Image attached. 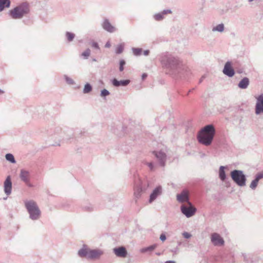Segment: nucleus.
Listing matches in <instances>:
<instances>
[{"instance_id": "nucleus-1", "label": "nucleus", "mask_w": 263, "mask_h": 263, "mask_svg": "<svg viewBox=\"0 0 263 263\" xmlns=\"http://www.w3.org/2000/svg\"><path fill=\"white\" fill-rule=\"evenodd\" d=\"M160 61L162 66L173 74L184 77L190 73L189 68L183 64L179 58L167 52L161 55Z\"/></svg>"}, {"instance_id": "nucleus-2", "label": "nucleus", "mask_w": 263, "mask_h": 263, "mask_svg": "<svg viewBox=\"0 0 263 263\" xmlns=\"http://www.w3.org/2000/svg\"><path fill=\"white\" fill-rule=\"evenodd\" d=\"M215 135V129L212 124H209L202 128L197 135L198 142L205 146L211 144Z\"/></svg>"}, {"instance_id": "nucleus-3", "label": "nucleus", "mask_w": 263, "mask_h": 263, "mask_svg": "<svg viewBox=\"0 0 263 263\" xmlns=\"http://www.w3.org/2000/svg\"><path fill=\"white\" fill-rule=\"evenodd\" d=\"M24 203L29 218L33 221L39 220L41 216V211L37 203L33 200H27Z\"/></svg>"}, {"instance_id": "nucleus-4", "label": "nucleus", "mask_w": 263, "mask_h": 263, "mask_svg": "<svg viewBox=\"0 0 263 263\" xmlns=\"http://www.w3.org/2000/svg\"><path fill=\"white\" fill-rule=\"evenodd\" d=\"M29 12L28 4L27 3H23L16 6L14 9L9 11L10 17L15 20L22 18L25 15Z\"/></svg>"}, {"instance_id": "nucleus-5", "label": "nucleus", "mask_w": 263, "mask_h": 263, "mask_svg": "<svg viewBox=\"0 0 263 263\" xmlns=\"http://www.w3.org/2000/svg\"><path fill=\"white\" fill-rule=\"evenodd\" d=\"M231 177L233 181L239 186L246 185L247 178L242 171L235 170L231 172Z\"/></svg>"}, {"instance_id": "nucleus-6", "label": "nucleus", "mask_w": 263, "mask_h": 263, "mask_svg": "<svg viewBox=\"0 0 263 263\" xmlns=\"http://www.w3.org/2000/svg\"><path fill=\"white\" fill-rule=\"evenodd\" d=\"M52 136L56 138L58 137L63 140H69L74 137V134L73 130L71 129H69L66 132L63 133L61 127H56L53 129Z\"/></svg>"}, {"instance_id": "nucleus-7", "label": "nucleus", "mask_w": 263, "mask_h": 263, "mask_svg": "<svg viewBox=\"0 0 263 263\" xmlns=\"http://www.w3.org/2000/svg\"><path fill=\"white\" fill-rule=\"evenodd\" d=\"M188 205L189 206L182 204L180 207V210L182 214H183L186 217L189 218L195 214L197 209L193 205L192 203L191 205Z\"/></svg>"}, {"instance_id": "nucleus-8", "label": "nucleus", "mask_w": 263, "mask_h": 263, "mask_svg": "<svg viewBox=\"0 0 263 263\" xmlns=\"http://www.w3.org/2000/svg\"><path fill=\"white\" fill-rule=\"evenodd\" d=\"M153 154L157 158L159 165L161 167H164L167 159L166 153L161 150L159 151H153Z\"/></svg>"}, {"instance_id": "nucleus-9", "label": "nucleus", "mask_w": 263, "mask_h": 263, "mask_svg": "<svg viewBox=\"0 0 263 263\" xmlns=\"http://www.w3.org/2000/svg\"><path fill=\"white\" fill-rule=\"evenodd\" d=\"M20 177L21 180L25 182L29 187H32V185L30 183V174L29 171L22 169L20 171Z\"/></svg>"}, {"instance_id": "nucleus-10", "label": "nucleus", "mask_w": 263, "mask_h": 263, "mask_svg": "<svg viewBox=\"0 0 263 263\" xmlns=\"http://www.w3.org/2000/svg\"><path fill=\"white\" fill-rule=\"evenodd\" d=\"M176 197L179 202H186L187 204L191 205V202L190 201L189 193L187 191L184 190L182 191L180 194L177 195Z\"/></svg>"}, {"instance_id": "nucleus-11", "label": "nucleus", "mask_w": 263, "mask_h": 263, "mask_svg": "<svg viewBox=\"0 0 263 263\" xmlns=\"http://www.w3.org/2000/svg\"><path fill=\"white\" fill-rule=\"evenodd\" d=\"M255 114L257 115L263 114V93L260 95L257 98L255 105Z\"/></svg>"}, {"instance_id": "nucleus-12", "label": "nucleus", "mask_w": 263, "mask_h": 263, "mask_svg": "<svg viewBox=\"0 0 263 263\" xmlns=\"http://www.w3.org/2000/svg\"><path fill=\"white\" fill-rule=\"evenodd\" d=\"M222 71L225 75L229 77H232L234 76L235 71L232 67V64L230 61H228L226 63Z\"/></svg>"}, {"instance_id": "nucleus-13", "label": "nucleus", "mask_w": 263, "mask_h": 263, "mask_svg": "<svg viewBox=\"0 0 263 263\" xmlns=\"http://www.w3.org/2000/svg\"><path fill=\"white\" fill-rule=\"evenodd\" d=\"M162 192V189L161 186H157L151 194L149 196V202L152 203L153 202L158 196L161 195Z\"/></svg>"}, {"instance_id": "nucleus-14", "label": "nucleus", "mask_w": 263, "mask_h": 263, "mask_svg": "<svg viewBox=\"0 0 263 263\" xmlns=\"http://www.w3.org/2000/svg\"><path fill=\"white\" fill-rule=\"evenodd\" d=\"M113 252L119 257L124 258L127 256V252L124 247H119L113 249Z\"/></svg>"}, {"instance_id": "nucleus-15", "label": "nucleus", "mask_w": 263, "mask_h": 263, "mask_svg": "<svg viewBox=\"0 0 263 263\" xmlns=\"http://www.w3.org/2000/svg\"><path fill=\"white\" fill-rule=\"evenodd\" d=\"M211 241L215 246H222L224 244L223 238L217 233L212 235Z\"/></svg>"}, {"instance_id": "nucleus-16", "label": "nucleus", "mask_w": 263, "mask_h": 263, "mask_svg": "<svg viewBox=\"0 0 263 263\" xmlns=\"http://www.w3.org/2000/svg\"><path fill=\"white\" fill-rule=\"evenodd\" d=\"M103 254V251L100 249L90 250L89 252L88 259H98Z\"/></svg>"}, {"instance_id": "nucleus-17", "label": "nucleus", "mask_w": 263, "mask_h": 263, "mask_svg": "<svg viewBox=\"0 0 263 263\" xmlns=\"http://www.w3.org/2000/svg\"><path fill=\"white\" fill-rule=\"evenodd\" d=\"M102 26L105 30L110 33L114 32L116 30L115 27L111 25L109 20L107 18L104 19Z\"/></svg>"}, {"instance_id": "nucleus-18", "label": "nucleus", "mask_w": 263, "mask_h": 263, "mask_svg": "<svg viewBox=\"0 0 263 263\" xmlns=\"http://www.w3.org/2000/svg\"><path fill=\"white\" fill-rule=\"evenodd\" d=\"M12 182L10 176H8L4 182V192L5 194L9 195L11 193Z\"/></svg>"}, {"instance_id": "nucleus-19", "label": "nucleus", "mask_w": 263, "mask_h": 263, "mask_svg": "<svg viewBox=\"0 0 263 263\" xmlns=\"http://www.w3.org/2000/svg\"><path fill=\"white\" fill-rule=\"evenodd\" d=\"M130 81L129 80H124L118 81L116 78L113 79L111 80V83L115 87L120 86H126L130 83Z\"/></svg>"}, {"instance_id": "nucleus-20", "label": "nucleus", "mask_w": 263, "mask_h": 263, "mask_svg": "<svg viewBox=\"0 0 263 263\" xmlns=\"http://www.w3.org/2000/svg\"><path fill=\"white\" fill-rule=\"evenodd\" d=\"M89 249L86 245H84L83 247L78 251V254L80 257H86L88 259Z\"/></svg>"}, {"instance_id": "nucleus-21", "label": "nucleus", "mask_w": 263, "mask_h": 263, "mask_svg": "<svg viewBox=\"0 0 263 263\" xmlns=\"http://www.w3.org/2000/svg\"><path fill=\"white\" fill-rule=\"evenodd\" d=\"M172 11L170 9L163 10L162 12L155 14L154 15V18L156 21H160L163 19V15L168 13H171Z\"/></svg>"}, {"instance_id": "nucleus-22", "label": "nucleus", "mask_w": 263, "mask_h": 263, "mask_svg": "<svg viewBox=\"0 0 263 263\" xmlns=\"http://www.w3.org/2000/svg\"><path fill=\"white\" fill-rule=\"evenodd\" d=\"M142 192V188L140 182L137 184L134 188V196L136 199H138L141 195Z\"/></svg>"}, {"instance_id": "nucleus-23", "label": "nucleus", "mask_w": 263, "mask_h": 263, "mask_svg": "<svg viewBox=\"0 0 263 263\" xmlns=\"http://www.w3.org/2000/svg\"><path fill=\"white\" fill-rule=\"evenodd\" d=\"M250 83L249 79L247 78H243L238 83V86L241 89H246Z\"/></svg>"}, {"instance_id": "nucleus-24", "label": "nucleus", "mask_w": 263, "mask_h": 263, "mask_svg": "<svg viewBox=\"0 0 263 263\" xmlns=\"http://www.w3.org/2000/svg\"><path fill=\"white\" fill-rule=\"evenodd\" d=\"M10 4V0H0V11H3L5 8H9Z\"/></svg>"}, {"instance_id": "nucleus-25", "label": "nucleus", "mask_w": 263, "mask_h": 263, "mask_svg": "<svg viewBox=\"0 0 263 263\" xmlns=\"http://www.w3.org/2000/svg\"><path fill=\"white\" fill-rule=\"evenodd\" d=\"M226 166H220L219 170V177L221 181H224L227 178L226 173H225V168Z\"/></svg>"}, {"instance_id": "nucleus-26", "label": "nucleus", "mask_w": 263, "mask_h": 263, "mask_svg": "<svg viewBox=\"0 0 263 263\" xmlns=\"http://www.w3.org/2000/svg\"><path fill=\"white\" fill-rule=\"evenodd\" d=\"M157 247V244H154L147 247L143 248L140 250V252L144 253L147 252H152L155 250Z\"/></svg>"}, {"instance_id": "nucleus-27", "label": "nucleus", "mask_w": 263, "mask_h": 263, "mask_svg": "<svg viewBox=\"0 0 263 263\" xmlns=\"http://www.w3.org/2000/svg\"><path fill=\"white\" fill-rule=\"evenodd\" d=\"M224 25L222 23H221V24L217 25L215 27H214L212 28V31L213 32L218 31V32H221L224 30Z\"/></svg>"}, {"instance_id": "nucleus-28", "label": "nucleus", "mask_w": 263, "mask_h": 263, "mask_svg": "<svg viewBox=\"0 0 263 263\" xmlns=\"http://www.w3.org/2000/svg\"><path fill=\"white\" fill-rule=\"evenodd\" d=\"M65 35L68 42H72L75 37V34L74 33L68 31L66 32Z\"/></svg>"}, {"instance_id": "nucleus-29", "label": "nucleus", "mask_w": 263, "mask_h": 263, "mask_svg": "<svg viewBox=\"0 0 263 263\" xmlns=\"http://www.w3.org/2000/svg\"><path fill=\"white\" fill-rule=\"evenodd\" d=\"M5 158L7 161L12 163H15L16 162L13 155L11 154H7L5 156Z\"/></svg>"}, {"instance_id": "nucleus-30", "label": "nucleus", "mask_w": 263, "mask_h": 263, "mask_svg": "<svg viewBox=\"0 0 263 263\" xmlns=\"http://www.w3.org/2000/svg\"><path fill=\"white\" fill-rule=\"evenodd\" d=\"M92 90V86L89 83H86L83 89V93H88L90 92Z\"/></svg>"}, {"instance_id": "nucleus-31", "label": "nucleus", "mask_w": 263, "mask_h": 263, "mask_svg": "<svg viewBox=\"0 0 263 263\" xmlns=\"http://www.w3.org/2000/svg\"><path fill=\"white\" fill-rule=\"evenodd\" d=\"M124 50V44H120L117 46L116 47L115 52L116 54H120Z\"/></svg>"}, {"instance_id": "nucleus-32", "label": "nucleus", "mask_w": 263, "mask_h": 263, "mask_svg": "<svg viewBox=\"0 0 263 263\" xmlns=\"http://www.w3.org/2000/svg\"><path fill=\"white\" fill-rule=\"evenodd\" d=\"M132 50L134 54L136 56L140 55L142 51V49L139 48H133Z\"/></svg>"}, {"instance_id": "nucleus-33", "label": "nucleus", "mask_w": 263, "mask_h": 263, "mask_svg": "<svg viewBox=\"0 0 263 263\" xmlns=\"http://www.w3.org/2000/svg\"><path fill=\"white\" fill-rule=\"evenodd\" d=\"M90 54V50L89 48L86 49L84 52H83L81 54V56H82L84 59H87Z\"/></svg>"}, {"instance_id": "nucleus-34", "label": "nucleus", "mask_w": 263, "mask_h": 263, "mask_svg": "<svg viewBox=\"0 0 263 263\" xmlns=\"http://www.w3.org/2000/svg\"><path fill=\"white\" fill-rule=\"evenodd\" d=\"M258 181L255 178L253 180L250 185V187L252 189L254 190L256 187L257 186Z\"/></svg>"}, {"instance_id": "nucleus-35", "label": "nucleus", "mask_w": 263, "mask_h": 263, "mask_svg": "<svg viewBox=\"0 0 263 263\" xmlns=\"http://www.w3.org/2000/svg\"><path fill=\"white\" fill-rule=\"evenodd\" d=\"M82 209L85 211L91 212L93 210V206L91 204H89V205L83 206Z\"/></svg>"}, {"instance_id": "nucleus-36", "label": "nucleus", "mask_w": 263, "mask_h": 263, "mask_svg": "<svg viewBox=\"0 0 263 263\" xmlns=\"http://www.w3.org/2000/svg\"><path fill=\"white\" fill-rule=\"evenodd\" d=\"M65 79L66 81V82L70 85H73L74 83V81L71 79L70 78L68 77L67 76L65 75L64 76Z\"/></svg>"}, {"instance_id": "nucleus-37", "label": "nucleus", "mask_w": 263, "mask_h": 263, "mask_svg": "<svg viewBox=\"0 0 263 263\" xmlns=\"http://www.w3.org/2000/svg\"><path fill=\"white\" fill-rule=\"evenodd\" d=\"M147 165L151 171H154L156 169V165H155L153 162H147Z\"/></svg>"}, {"instance_id": "nucleus-38", "label": "nucleus", "mask_w": 263, "mask_h": 263, "mask_svg": "<svg viewBox=\"0 0 263 263\" xmlns=\"http://www.w3.org/2000/svg\"><path fill=\"white\" fill-rule=\"evenodd\" d=\"M110 94L109 91L106 89H104L101 91V96L102 97H105L107 96H108Z\"/></svg>"}, {"instance_id": "nucleus-39", "label": "nucleus", "mask_w": 263, "mask_h": 263, "mask_svg": "<svg viewBox=\"0 0 263 263\" xmlns=\"http://www.w3.org/2000/svg\"><path fill=\"white\" fill-rule=\"evenodd\" d=\"M120 66H119V70L120 71H122L124 69V66L125 65V61L123 60H121L120 61Z\"/></svg>"}, {"instance_id": "nucleus-40", "label": "nucleus", "mask_w": 263, "mask_h": 263, "mask_svg": "<svg viewBox=\"0 0 263 263\" xmlns=\"http://www.w3.org/2000/svg\"><path fill=\"white\" fill-rule=\"evenodd\" d=\"M256 179H257L258 181L260 179L263 178V171L257 174L255 176Z\"/></svg>"}, {"instance_id": "nucleus-41", "label": "nucleus", "mask_w": 263, "mask_h": 263, "mask_svg": "<svg viewBox=\"0 0 263 263\" xmlns=\"http://www.w3.org/2000/svg\"><path fill=\"white\" fill-rule=\"evenodd\" d=\"M182 236L186 239H189L192 236L191 234L186 232H184L182 233Z\"/></svg>"}, {"instance_id": "nucleus-42", "label": "nucleus", "mask_w": 263, "mask_h": 263, "mask_svg": "<svg viewBox=\"0 0 263 263\" xmlns=\"http://www.w3.org/2000/svg\"><path fill=\"white\" fill-rule=\"evenodd\" d=\"M91 46L97 49H100L99 45L97 42H92L91 44Z\"/></svg>"}, {"instance_id": "nucleus-43", "label": "nucleus", "mask_w": 263, "mask_h": 263, "mask_svg": "<svg viewBox=\"0 0 263 263\" xmlns=\"http://www.w3.org/2000/svg\"><path fill=\"white\" fill-rule=\"evenodd\" d=\"M166 236L164 234H161L160 236V239L162 241H164V240H166Z\"/></svg>"}, {"instance_id": "nucleus-44", "label": "nucleus", "mask_w": 263, "mask_h": 263, "mask_svg": "<svg viewBox=\"0 0 263 263\" xmlns=\"http://www.w3.org/2000/svg\"><path fill=\"white\" fill-rule=\"evenodd\" d=\"M110 46H111V44H110V42H109V41H108V42L106 43V44H105V47L106 48H109V47H110Z\"/></svg>"}, {"instance_id": "nucleus-45", "label": "nucleus", "mask_w": 263, "mask_h": 263, "mask_svg": "<svg viewBox=\"0 0 263 263\" xmlns=\"http://www.w3.org/2000/svg\"><path fill=\"white\" fill-rule=\"evenodd\" d=\"M147 77V74L145 73H144L142 74V79L143 80Z\"/></svg>"}, {"instance_id": "nucleus-46", "label": "nucleus", "mask_w": 263, "mask_h": 263, "mask_svg": "<svg viewBox=\"0 0 263 263\" xmlns=\"http://www.w3.org/2000/svg\"><path fill=\"white\" fill-rule=\"evenodd\" d=\"M149 53V50H146L144 51L143 54L144 55H148Z\"/></svg>"}, {"instance_id": "nucleus-47", "label": "nucleus", "mask_w": 263, "mask_h": 263, "mask_svg": "<svg viewBox=\"0 0 263 263\" xmlns=\"http://www.w3.org/2000/svg\"><path fill=\"white\" fill-rule=\"evenodd\" d=\"M178 251V248H177H177H174V249H173V250H172V252H173V253H177V252Z\"/></svg>"}, {"instance_id": "nucleus-48", "label": "nucleus", "mask_w": 263, "mask_h": 263, "mask_svg": "<svg viewBox=\"0 0 263 263\" xmlns=\"http://www.w3.org/2000/svg\"><path fill=\"white\" fill-rule=\"evenodd\" d=\"M205 78V76H203L199 80V83H201L203 79Z\"/></svg>"}, {"instance_id": "nucleus-49", "label": "nucleus", "mask_w": 263, "mask_h": 263, "mask_svg": "<svg viewBox=\"0 0 263 263\" xmlns=\"http://www.w3.org/2000/svg\"><path fill=\"white\" fill-rule=\"evenodd\" d=\"M165 263H176L174 260H168L165 262Z\"/></svg>"}, {"instance_id": "nucleus-50", "label": "nucleus", "mask_w": 263, "mask_h": 263, "mask_svg": "<svg viewBox=\"0 0 263 263\" xmlns=\"http://www.w3.org/2000/svg\"><path fill=\"white\" fill-rule=\"evenodd\" d=\"M4 93V91L3 90L0 89V94H3Z\"/></svg>"}, {"instance_id": "nucleus-51", "label": "nucleus", "mask_w": 263, "mask_h": 263, "mask_svg": "<svg viewBox=\"0 0 263 263\" xmlns=\"http://www.w3.org/2000/svg\"><path fill=\"white\" fill-rule=\"evenodd\" d=\"M156 254L157 255L159 256V255H160L161 254V253H160V252H156Z\"/></svg>"}, {"instance_id": "nucleus-52", "label": "nucleus", "mask_w": 263, "mask_h": 263, "mask_svg": "<svg viewBox=\"0 0 263 263\" xmlns=\"http://www.w3.org/2000/svg\"><path fill=\"white\" fill-rule=\"evenodd\" d=\"M92 61L93 62H96V61H97L96 59H95V58L92 59Z\"/></svg>"}, {"instance_id": "nucleus-53", "label": "nucleus", "mask_w": 263, "mask_h": 263, "mask_svg": "<svg viewBox=\"0 0 263 263\" xmlns=\"http://www.w3.org/2000/svg\"><path fill=\"white\" fill-rule=\"evenodd\" d=\"M181 245V242H178V245Z\"/></svg>"}]
</instances>
